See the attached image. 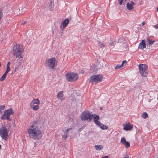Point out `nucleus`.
Returning <instances> with one entry per match:
<instances>
[{
  "label": "nucleus",
  "instance_id": "obj_1",
  "mask_svg": "<svg viewBox=\"0 0 158 158\" xmlns=\"http://www.w3.org/2000/svg\"><path fill=\"white\" fill-rule=\"evenodd\" d=\"M41 131L38 127L29 129L28 130V132L30 136L35 139H39L42 136Z\"/></svg>",
  "mask_w": 158,
  "mask_h": 158
},
{
  "label": "nucleus",
  "instance_id": "obj_2",
  "mask_svg": "<svg viewBox=\"0 0 158 158\" xmlns=\"http://www.w3.org/2000/svg\"><path fill=\"white\" fill-rule=\"evenodd\" d=\"M23 51L22 46L19 44H17L13 47V55L16 58H21L23 57L22 53Z\"/></svg>",
  "mask_w": 158,
  "mask_h": 158
},
{
  "label": "nucleus",
  "instance_id": "obj_3",
  "mask_svg": "<svg viewBox=\"0 0 158 158\" xmlns=\"http://www.w3.org/2000/svg\"><path fill=\"white\" fill-rule=\"evenodd\" d=\"M14 112L11 108L8 109L4 111L3 114L2 115L1 119L2 120H7L9 121H12V119L10 118V115H13Z\"/></svg>",
  "mask_w": 158,
  "mask_h": 158
},
{
  "label": "nucleus",
  "instance_id": "obj_4",
  "mask_svg": "<svg viewBox=\"0 0 158 158\" xmlns=\"http://www.w3.org/2000/svg\"><path fill=\"white\" fill-rule=\"evenodd\" d=\"M66 80L69 82L76 81L78 78V74L77 73L68 72L65 75Z\"/></svg>",
  "mask_w": 158,
  "mask_h": 158
},
{
  "label": "nucleus",
  "instance_id": "obj_5",
  "mask_svg": "<svg viewBox=\"0 0 158 158\" xmlns=\"http://www.w3.org/2000/svg\"><path fill=\"white\" fill-rule=\"evenodd\" d=\"M96 115H97L94 114H91L90 112L87 110L84 111L81 115V118L82 120L86 121L89 120V122H90L92 119V117L94 118V117H95Z\"/></svg>",
  "mask_w": 158,
  "mask_h": 158
},
{
  "label": "nucleus",
  "instance_id": "obj_6",
  "mask_svg": "<svg viewBox=\"0 0 158 158\" xmlns=\"http://www.w3.org/2000/svg\"><path fill=\"white\" fill-rule=\"evenodd\" d=\"M139 72L143 77H146L148 74V66L146 64H140L139 65Z\"/></svg>",
  "mask_w": 158,
  "mask_h": 158
},
{
  "label": "nucleus",
  "instance_id": "obj_7",
  "mask_svg": "<svg viewBox=\"0 0 158 158\" xmlns=\"http://www.w3.org/2000/svg\"><path fill=\"white\" fill-rule=\"evenodd\" d=\"M102 77V76L101 75H94L90 77L89 81L90 83H95L96 84L101 81Z\"/></svg>",
  "mask_w": 158,
  "mask_h": 158
},
{
  "label": "nucleus",
  "instance_id": "obj_8",
  "mask_svg": "<svg viewBox=\"0 0 158 158\" xmlns=\"http://www.w3.org/2000/svg\"><path fill=\"white\" fill-rule=\"evenodd\" d=\"M56 59L55 58H52L47 60L46 61V63L50 69H53L57 64L56 62Z\"/></svg>",
  "mask_w": 158,
  "mask_h": 158
},
{
  "label": "nucleus",
  "instance_id": "obj_9",
  "mask_svg": "<svg viewBox=\"0 0 158 158\" xmlns=\"http://www.w3.org/2000/svg\"><path fill=\"white\" fill-rule=\"evenodd\" d=\"M7 129L5 127H2L0 129V135L2 139L6 140L8 136Z\"/></svg>",
  "mask_w": 158,
  "mask_h": 158
},
{
  "label": "nucleus",
  "instance_id": "obj_10",
  "mask_svg": "<svg viewBox=\"0 0 158 158\" xmlns=\"http://www.w3.org/2000/svg\"><path fill=\"white\" fill-rule=\"evenodd\" d=\"M99 116L98 115H96L95 117H94V121L95 124L98 126H99L100 127L102 130H104V128H102V124L101 123L100 121H98V120L99 119Z\"/></svg>",
  "mask_w": 158,
  "mask_h": 158
},
{
  "label": "nucleus",
  "instance_id": "obj_11",
  "mask_svg": "<svg viewBox=\"0 0 158 158\" xmlns=\"http://www.w3.org/2000/svg\"><path fill=\"white\" fill-rule=\"evenodd\" d=\"M123 129L125 131L131 130L133 128V125L130 123H126L123 125Z\"/></svg>",
  "mask_w": 158,
  "mask_h": 158
},
{
  "label": "nucleus",
  "instance_id": "obj_12",
  "mask_svg": "<svg viewBox=\"0 0 158 158\" xmlns=\"http://www.w3.org/2000/svg\"><path fill=\"white\" fill-rule=\"evenodd\" d=\"M40 116L39 115V119H37V120L36 121H33L32 123V124L31 126V127L32 128H34L35 127H37V124H40L41 122V120H40Z\"/></svg>",
  "mask_w": 158,
  "mask_h": 158
},
{
  "label": "nucleus",
  "instance_id": "obj_13",
  "mask_svg": "<svg viewBox=\"0 0 158 158\" xmlns=\"http://www.w3.org/2000/svg\"><path fill=\"white\" fill-rule=\"evenodd\" d=\"M63 91H59L57 96V98L61 101H64L65 99V98L63 95Z\"/></svg>",
  "mask_w": 158,
  "mask_h": 158
},
{
  "label": "nucleus",
  "instance_id": "obj_14",
  "mask_svg": "<svg viewBox=\"0 0 158 158\" xmlns=\"http://www.w3.org/2000/svg\"><path fill=\"white\" fill-rule=\"evenodd\" d=\"M135 5V3L133 1L130 2V3L128 2L127 4V7L129 10H131L133 8V6Z\"/></svg>",
  "mask_w": 158,
  "mask_h": 158
},
{
  "label": "nucleus",
  "instance_id": "obj_15",
  "mask_svg": "<svg viewBox=\"0 0 158 158\" xmlns=\"http://www.w3.org/2000/svg\"><path fill=\"white\" fill-rule=\"evenodd\" d=\"M146 47L145 41L144 40H142L141 42L139 44L138 48L143 50V48Z\"/></svg>",
  "mask_w": 158,
  "mask_h": 158
},
{
  "label": "nucleus",
  "instance_id": "obj_16",
  "mask_svg": "<svg viewBox=\"0 0 158 158\" xmlns=\"http://www.w3.org/2000/svg\"><path fill=\"white\" fill-rule=\"evenodd\" d=\"M69 20L68 19H66L63 21L62 24L63 25V28L65 27L67 25L69 24Z\"/></svg>",
  "mask_w": 158,
  "mask_h": 158
},
{
  "label": "nucleus",
  "instance_id": "obj_17",
  "mask_svg": "<svg viewBox=\"0 0 158 158\" xmlns=\"http://www.w3.org/2000/svg\"><path fill=\"white\" fill-rule=\"evenodd\" d=\"M36 104L37 105H39L40 104V102L39 100L38 99H34L32 100L31 102V105L32 104L33 105L34 104Z\"/></svg>",
  "mask_w": 158,
  "mask_h": 158
},
{
  "label": "nucleus",
  "instance_id": "obj_18",
  "mask_svg": "<svg viewBox=\"0 0 158 158\" xmlns=\"http://www.w3.org/2000/svg\"><path fill=\"white\" fill-rule=\"evenodd\" d=\"M54 6V2L53 1H51L50 2V4L49 5V8L50 10L52 11L53 10V8Z\"/></svg>",
  "mask_w": 158,
  "mask_h": 158
},
{
  "label": "nucleus",
  "instance_id": "obj_19",
  "mask_svg": "<svg viewBox=\"0 0 158 158\" xmlns=\"http://www.w3.org/2000/svg\"><path fill=\"white\" fill-rule=\"evenodd\" d=\"M95 149L97 150H100L103 148V147L101 145H97L95 146Z\"/></svg>",
  "mask_w": 158,
  "mask_h": 158
},
{
  "label": "nucleus",
  "instance_id": "obj_20",
  "mask_svg": "<svg viewBox=\"0 0 158 158\" xmlns=\"http://www.w3.org/2000/svg\"><path fill=\"white\" fill-rule=\"evenodd\" d=\"M142 117L144 118H146L148 117V114L146 112H143L142 114Z\"/></svg>",
  "mask_w": 158,
  "mask_h": 158
},
{
  "label": "nucleus",
  "instance_id": "obj_21",
  "mask_svg": "<svg viewBox=\"0 0 158 158\" xmlns=\"http://www.w3.org/2000/svg\"><path fill=\"white\" fill-rule=\"evenodd\" d=\"M39 108V106L38 105H36L35 106L33 105V106L32 107V109L34 110H37Z\"/></svg>",
  "mask_w": 158,
  "mask_h": 158
},
{
  "label": "nucleus",
  "instance_id": "obj_22",
  "mask_svg": "<svg viewBox=\"0 0 158 158\" xmlns=\"http://www.w3.org/2000/svg\"><path fill=\"white\" fill-rule=\"evenodd\" d=\"M155 41V40H150L149 39L148 40V43L149 45H151L153 44L154 42Z\"/></svg>",
  "mask_w": 158,
  "mask_h": 158
},
{
  "label": "nucleus",
  "instance_id": "obj_23",
  "mask_svg": "<svg viewBox=\"0 0 158 158\" xmlns=\"http://www.w3.org/2000/svg\"><path fill=\"white\" fill-rule=\"evenodd\" d=\"M125 145V147L127 148L130 146V144L129 142L127 141H126L124 144Z\"/></svg>",
  "mask_w": 158,
  "mask_h": 158
},
{
  "label": "nucleus",
  "instance_id": "obj_24",
  "mask_svg": "<svg viewBox=\"0 0 158 158\" xmlns=\"http://www.w3.org/2000/svg\"><path fill=\"white\" fill-rule=\"evenodd\" d=\"M126 140L124 137H122L121 139V143L124 144L126 142Z\"/></svg>",
  "mask_w": 158,
  "mask_h": 158
},
{
  "label": "nucleus",
  "instance_id": "obj_25",
  "mask_svg": "<svg viewBox=\"0 0 158 158\" xmlns=\"http://www.w3.org/2000/svg\"><path fill=\"white\" fill-rule=\"evenodd\" d=\"M6 77V76H5V75H4L3 74L2 76V77H1L0 81H3L4 80H5Z\"/></svg>",
  "mask_w": 158,
  "mask_h": 158
},
{
  "label": "nucleus",
  "instance_id": "obj_26",
  "mask_svg": "<svg viewBox=\"0 0 158 158\" xmlns=\"http://www.w3.org/2000/svg\"><path fill=\"white\" fill-rule=\"evenodd\" d=\"M123 66L122 64L116 65L115 68V69H118Z\"/></svg>",
  "mask_w": 158,
  "mask_h": 158
},
{
  "label": "nucleus",
  "instance_id": "obj_27",
  "mask_svg": "<svg viewBox=\"0 0 158 158\" xmlns=\"http://www.w3.org/2000/svg\"><path fill=\"white\" fill-rule=\"evenodd\" d=\"M5 106L4 105H2L0 106V114H2V110L4 109Z\"/></svg>",
  "mask_w": 158,
  "mask_h": 158
},
{
  "label": "nucleus",
  "instance_id": "obj_28",
  "mask_svg": "<svg viewBox=\"0 0 158 158\" xmlns=\"http://www.w3.org/2000/svg\"><path fill=\"white\" fill-rule=\"evenodd\" d=\"M98 44L99 46L101 48H102L104 46V45L103 44V43H102V42L98 41Z\"/></svg>",
  "mask_w": 158,
  "mask_h": 158
},
{
  "label": "nucleus",
  "instance_id": "obj_29",
  "mask_svg": "<svg viewBox=\"0 0 158 158\" xmlns=\"http://www.w3.org/2000/svg\"><path fill=\"white\" fill-rule=\"evenodd\" d=\"M62 136L64 139H65L68 137L67 135L65 134H64V135H62Z\"/></svg>",
  "mask_w": 158,
  "mask_h": 158
},
{
  "label": "nucleus",
  "instance_id": "obj_30",
  "mask_svg": "<svg viewBox=\"0 0 158 158\" xmlns=\"http://www.w3.org/2000/svg\"><path fill=\"white\" fill-rule=\"evenodd\" d=\"M127 61L125 60L123 61V62L122 64V65L123 66L124 65H126L127 64Z\"/></svg>",
  "mask_w": 158,
  "mask_h": 158
},
{
  "label": "nucleus",
  "instance_id": "obj_31",
  "mask_svg": "<svg viewBox=\"0 0 158 158\" xmlns=\"http://www.w3.org/2000/svg\"><path fill=\"white\" fill-rule=\"evenodd\" d=\"M102 128H104V130L105 129H107L108 128V127L106 125H104L103 124L102 125Z\"/></svg>",
  "mask_w": 158,
  "mask_h": 158
},
{
  "label": "nucleus",
  "instance_id": "obj_32",
  "mask_svg": "<svg viewBox=\"0 0 158 158\" xmlns=\"http://www.w3.org/2000/svg\"><path fill=\"white\" fill-rule=\"evenodd\" d=\"M123 1V0H118V2L119 4L120 5L122 4Z\"/></svg>",
  "mask_w": 158,
  "mask_h": 158
},
{
  "label": "nucleus",
  "instance_id": "obj_33",
  "mask_svg": "<svg viewBox=\"0 0 158 158\" xmlns=\"http://www.w3.org/2000/svg\"><path fill=\"white\" fill-rule=\"evenodd\" d=\"M10 68L7 67L6 70V72H7L8 73L10 71Z\"/></svg>",
  "mask_w": 158,
  "mask_h": 158
},
{
  "label": "nucleus",
  "instance_id": "obj_34",
  "mask_svg": "<svg viewBox=\"0 0 158 158\" xmlns=\"http://www.w3.org/2000/svg\"><path fill=\"white\" fill-rule=\"evenodd\" d=\"M10 61L8 62L7 64V67L10 68L9 66H10Z\"/></svg>",
  "mask_w": 158,
  "mask_h": 158
},
{
  "label": "nucleus",
  "instance_id": "obj_35",
  "mask_svg": "<svg viewBox=\"0 0 158 158\" xmlns=\"http://www.w3.org/2000/svg\"><path fill=\"white\" fill-rule=\"evenodd\" d=\"M68 131V130L67 129H66L64 131V134H66V135H67L68 133V131Z\"/></svg>",
  "mask_w": 158,
  "mask_h": 158
},
{
  "label": "nucleus",
  "instance_id": "obj_36",
  "mask_svg": "<svg viewBox=\"0 0 158 158\" xmlns=\"http://www.w3.org/2000/svg\"><path fill=\"white\" fill-rule=\"evenodd\" d=\"M154 27L155 28L158 29V24H157L156 25H154Z\"/></svg>",
  "mask_w": 158,
  "mask_h": 158
},
{
  "label": "nucleus",
  "instance_id": "obj_37",
  "mask_svg": "<svg viewBox=\"0 0 158 158\" xmlns=\"http://www.w3.org/2000/svg\"><path fill=\"white\" fill-rule=\"evenodd\" d=\"M2 16V14L1 11H0V19L1 18Z\"/></svg>",
  "mask_w": 158,
  "mask_h": 158
},
{
  "label": "nucleus",
  "instance_id": "obj_38",
  "mask_svg": "<svg viewBox=\"0 0 158 158\" xmlns=\"http://www.w3.org/2000/svg\"><path fill=\"white\" fill-rule=\"evenodd\" d=\"M101 158H108V156H105Z\"/></svg>",
  "mask_w": 158,
  "mask_h": 158
},
{
  "label": "nucleus",
  "instance_id": "obj_39",
  "mask_svg": "<svg viewBox=\"0 0 158 158\" xmlns=\"http://www.w3.org/2000/svg\"><path fill=\"white\" fill-rule=\"evenodd\" d=\"M110 45H113V46H114V42H112V43H111L110 44Z\"/></svg>",
  "mask_w": 158,
  "mask_h": 158
},
{
  "label": "nucleus",
  "instance_id": "obj_40",
  "mask_svg": "<svg viewBox=\"0 0 158 158\" xmlns=\"http://www.w3.org/2000/svg\"><path fill=\"white\" fill-rule=\"evenodd\" d=\"M145 22H143V23H142V25L143 26V25H144L145 24Z\"/></svg>",
  "mask_w": 158,
  "mask_h": 158
},
{
  "label": "nucleus",
  "instance_id": "obj_41",
  "mask_svg": "<svg viewBox=\"0 0 158 158\" xmlns=\"http://www.w3.org/2000/svg\"><path fill=\"white\" fill-rule=\"evenodd\" d=\"M8 73L7 72H5V73L4 74V75H5V76H6V75L7 74V73Z\"/></svg>",
  "mask_w": 158,
  "mask_h": 158
},
{
  "label": "nucleus",
  "instance_id": "obj_42",
  "mask_svg": "<svg viewBox=\"0 0 158 158\" xmlns=\"http://www.w3.org/2000/svg\"><path fill=\"white\" fill-rule=\"evenodd\" d=\"M27 23V22L25 21L23 23H22V25H23L24 24Z\"/></svg>",
  "mask_w": 158,
  "mask_h": 158
},
{
  "label": "nucleus",
  "instance_id": "obj_43",
  "mask_svg": "<svg viewBox=\"0 0 158 158\" xmlns=\"http://www.w3.org/2000/svg\"><path fill=\"white\" fill-rule=\"evenodd\" d=\"M124 158H131L129 156H126Z\"/></svg>",
  "mask_w": 158,
  "mask_h": 158
},
{
  "label": "nucleus",
  "instance_id": "obj_44",
  "mask_svg": "<svg viewBox=\"0 0 158 158\" xmlns=\"http://www.w3.org/2000/svg\"><path fill=\"white\" fill-rule=\"evenodd\" d=\"M72 128H69L68 129H67L68 130V131H69V130H72Z\"/></svg>",
  "mask_w": 158,
  "mask_h": 158
},
{
  "label": "nucleus",
  "instance_id": "obj_45",
  "mask_svg": "<svg viewBox=\"0 0 158 158\" xmlns=\"http://www.w3.org/2000/svg\"><path fill=\"white\" fill-rule=\"evenodd\" d=\"M100 110H102V107H100Z\"/></svg>",
  "mask_w": 158,
  "mask_h": 158
},
{
  "label": "nucleus",
  "instance_id": "obj_46",
  "mask_svg": "<svg viewBox=\"0 0 158 158\" xmlns=\"http://www.w3.org/2000/svg\"><path fill=\"white\" fill-rule=\"evenodd\" d=\"M156 10L157 11H158V8H157Z\"/></svg>",
  "mask_w": 158,
  "mask_h": 158
},
{
  "label": "nucleus",
  "instance_id": "obj_47",
  "mask_svg": "<svg viewBox=\"0 0 158 158\" xmlns=\"http://www.w3.org/2000/svg\"><path fill=\"white\" fill-rule=\"evenodd\" d=\"M82 74H83V73H83V72H82Z\"/></svg>",
  "mask_w": 158,
  "mask_h": 158
},
{
  "label": "nucleus",
  "instance_id": "obj_48",
  "mask_svg": "<svg viewBox=\"0 0 158 158\" xmlns=\"http://www.w3.org/2000/svg\"><path fill=\"white\" fill-rule=\"evenodd\" d=\"M126 0H125V1H126Z\"/></svg>",
  "mask_w": 158,
  "mask_h": 158
}]
</instances>
